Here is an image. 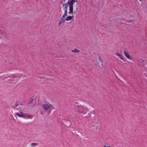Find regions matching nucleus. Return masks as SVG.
<instances>
[{"mask_svg": "<svg viewBox=\"0 0 147 147\" xmlns=\"http://www.w3.org/2000/svg\"><path fill=\"white\" fill-rule=\"evenodd\" d=\"M78 2L77 0H68L66 3H64L63 7L64 9H67L68 5H69V11L68 13L69 14H72L73 13V5L75 2Z\"/></svg>", "mask_w": 147, "mask_h": 147, "instance_id": "nucleus-1", "label": "nucleus"}, {"mask_svg": "<svg viewBox=\"0 0 147 147\" xmlns=\"http://www.w3.org/2000/svg\"><path fill=\"white\" fill-rule=\"evenodd\" d=\"M74 109L78 113L81 115L85 114L88 111L87 107L84 105H76Z\"/></svg>", "mask_w": 147, "mask_h": 147, "instance_id": "nucleus-2", "label": "nucleus"}, {"mask_svg": "<svg viewBox=\"0 0 147 147\" xmlns=\"http://www.w3.org/2000/svg\"><path fill=\"white\" fill-rule=\"evenodd\" d=\"M42 107L44 111L48 114H49L52 110L54 109L52 105L49 103L43 105Z\"/></svg>", "mask_w": 147, "mask_h": 147, "instance_id": "nucleus-3", "label": "nucleus"}, {"mask_svg": "<svg viewBox=\"0 0 147 147\" xmlns=\"http://www.w3.org/2000/svg\"><path fill=\"white\" fill-rule=\"evenodd\" d=\"M65 16H62L58 24L59 26H61L62 23H64L65 20H66L65 19Z\"/></svg>", "mask_w": 147, "mask_h": 147, "instance_id": "nucleus-4", "label": "nucleus"}, {"mask_svg": "<svg viewBox=\"0 0 147 147\" xmlns=\"http://www.w3.org/2000/svg\"><path fill=\"white\" fill-rule=\"evenodd\" d=\"M23 118L24 119H32V115L24 114Z\"/></svg>", "mask_w": 147, "mask_h": 147, "instance_id": "nucleus-5", "label": "nucleus"}, {"mask_svg": "<svg viewBox=\"0 0 147 147\" xmlns=\"http://www.w3.org/2000/svg\"><path fill=\"white\" fill-rule=\"evenodd\" d=\"M24 113L21 112L19 113H16L15 115L20 117H22L23 116Z\"/></svg>", "mask_w": 147, "mask_h": 147, "instance_id": "nucleus-6", "label": "nucleus"}, {"mask_svg": "<svg viewBox=\"0 0 147 147\" xmlns=\"http://www.w3.org/2000/svg\"><path fill=\"white\" fill-rule=\"evenodd\" d=\"M124 55L128 59H131V58L129 55V53L126 51H124Z\"/></svg>", "mask_w": 147, "mask_h": 147, "instance_id": "nucleus-7", "label": "nucleus"}, {"mask_svg": "<svg viewBox=\"0 0 147 147\" xmlns=\"http://www.w3.org/2000/svg\"><path fill=\"white\" fill-rule=\"evenodd\" d=\"M115 55H117V56H118L119 57V58H120L121 59L125 61L123 59V57L122 55L121 54L117 52H116V53H115Z\"/></svg>", "mask_w": 147, "mask_h": 147, "instance_id": "nucleus-8", "label": "nucleus"}, {"mask_svg": "<svg viewBox=\"0 0 147 147\" xmlns=\"http://www.w3.org/2000/svg\"><path fill=\"white\" fill-rule=\"evenodd\" d=\"M73 16H67L66 18H65L66 20L67 21H68L69 20H71V19L73 18Z\"/></svg>", "mask_w": 147, "mask_h": 147, "instance_id": "nucleus-9", "label": "nucleus"}, {"mask_svg": "<svg viewBox=\"0 0 147 147\" xmlns=\"http://www.w3.org/2000/svg\"><path fill=\"white\" fill-rule=\"evenodd\" d=\"M37 144L36 143H31L30 144V146L32 147H34L37 145Z\"/></svg>", "mask_w": 147, "mask_h": 147, "instance_id": "nucleus-10", "label": "nucleus"}, {"mask_svg": "<svg viewBox=\"0 0 147 147\" xmlns=\"http://www.w3.org/2000/svg\"><path fill=\"white\" fill-rule=\"evenodd\" d=\"M64 9V11H65V13L63 15V16L65 17H66L67 16V9Z\"/></svg>", "mask_w": 147, "mask_h": 147, "instance_id": "nucleus-11", "label": "nucleus"}, {"mask_svg": "<svg viewBox=\"0 0 147 147\" xmlns=\"http://www.w3.org/2000/svg\"><path fill=\"white\" fill-rule=\"evenodd\" d=\"M71 51L73 52H75V53H79L80 52L79 50L76 49H75L74 50H72Z\"/></svg>", "mask_w": 147, "mask_h": 147, "instance_id": "nucleus-12", "label": "nucleus"}, {"mask_svg": "<svg viewBox=\"0 0 147 147\" xmlns=\"http://www.w3.org/2000/svg\"><path fill=\"white\" fill-rule=\"evenodd\" d=\"M0 34H1L2 35H3V34H4V32L3 31H1L0 33Z\"/></svg>", "mask_w": 147, "mask_h": 147, "instance_id": "nucleus-13", "label": "nucleus"}, {"mask_svg": "<svg viewBox=\"0 0 147 147\" xmlns=\"http://www.w3.org/2000/svg\"><path fill=\"white\" fill-rule=\"evenodd\" d=\"M66 1V0H63L62 1V3L63 2H65Z\"/></svg>", "mask_w": 147, "mask_h": 147, "instance_id": "nucleus-14", "label": "nucleus"}, {"mask_svg": "<svg viewBox=\"0 0 147 147\" xmlns=\"http://www.w3.org/2000/svg\"><path fill=\"white\" fill-rule=\"evenodd\" d=\"M104 147H111L110 146H107L105 145L104 146Z\"/></svg>", "mask_w": 147, "mask_h": 147, "instance_id": "nucleus-15", "label": "nucleus"}, {"mask_svg": "<svg viewBox=\"0 0 147 147\" xmlns=\"http://www.w3.org/2000/svg\"><path fill=\"white\" fill-rule=\"evenodd\" d=\"M21 76H22V75H20V77H21Z\"/></svg>", "mask_w": 147, "mask_h": 147, "instance_id": "nucleus-16", "label": "nucleus"}, {"mask_svg": "<svg viewBox=\"0 0 147 147\" xmlns=\"http://www.w3.org/2000/svg\"><path fill=\"white\" fill-rule=\"evenodd\" d=\"M93 112H94V111H93Z\"/></svg>", "mask_w": 147, "mask_h": 147, "instance_id": "nucleus-17", "label": "nucleus"}, {"mask_svg": "<svg viewBox=\"0 0 147 147\" xmlns=\"http://www.w3.org/2000/svg\"><path fill=\"white\" fill-rule=\"evenodd\" d=\"M1 37H2V36H1V37H0V38H1Z\"/></svg>", "mask_w": 147, "mask_h": 147, "instance_id": "nucleus-18", "label": "nucleus"}]
</instances>
